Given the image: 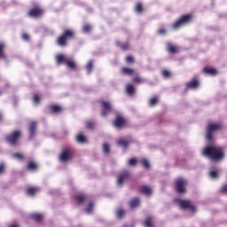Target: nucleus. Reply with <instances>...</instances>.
I'll return each mask as SVG.
<instances>
[{
	"mask_svg": "<svg viewBox=\"0 0 227 227\" xmlns=\"http://www.w3.org/2000/svg\"><path fill=\"white\" fill-rule=\"evenodd\" d=\"M202 153L213 162L224 159V149L222 146L207 145L203 149Z\"/></svg>",
	"mask_w": 227,
	"mask_h": 227,
	"instance_id": "f257e3e1",
	"label": "nucleus"
},
{
	"mask_svg": "<svg viewBox=\"0 0 227 227\" xmlns=\"http://www.w3.org/2000/svg\"><path fill=\"white\" fill-rule=\"evenodd\" d=\"M74 38H75V32L72 29H65L61 35L57 38V44L59 47H67L68 40H74Z\"/></svg>",
	"mask_w": 227,
	"mask_h": 227,
	"instance_id": "f03ea898",
	"label": "nucleus"
},
{
	"mask_svg": "<svg viewBox=\"0 0 227 227\" xmlns=\"http://www.w3.org/2000/svg\"><path fill=\"white\" fill-rule=\"evenodd\" d=\"M192 19H194V16H192V13L181 15V16L171 25L172 29H180V27H182V26H187V24H191V22H192Z\"/></svg>",
	"mask_w": 227,
	"mask_h": 227,
	"instance_id": "7ed1b4c3",
	"label": "nucleus"
},
{
	"mask_svg": "<svg viewBox=\"0 0 227 227\" xmlns=\"http://www.w3.org/2000/svg\"><path fill=\"white\" fill-rule=\"evenodd\" d=\"M174 203H176L182 210H192V212H196V206L192 204V201L191 200H182L179 198H176L173 200Z\"/></svg>",
	"mask_w": 227,
	"mask_h": 227,
	"instance_id": "20e7f679",
	"label": "nucleus"
},
{
	"mask_svg": "<svg viewBox=\"0 0 227 227\" xmlns=\"http://www.w3.org/2000/svg\"><path fill=\"white\" fill-rule=\"evenodd\" d=\"M22 137V131L20 129H15L11 134L5 137V140L12 146H17L19 139Z\"/></svg>",
	"mask_w": 227,
	"mask_h": 227,
	"instance_id": "39448f33",
	"label": "nucleus"
},
{
	"mask_svg": "<svg viewBox=\"0 0 227 227\" xmlns=\"http://www.w3.org/2000/svg\"><path fill=\"white\" fill-rule=\"evenodd\" d=\"M74 152L71 147H66L60 153L59 159L61 162H68L74 159Z\"/></svg>",
	"mask_w": 227,
	"mask_h": 227,
	"instance_id": "423d86ee",
	"label": "nucleus"
},
{
	"mask_svg": "<svg viewBox=\"0 0 227 227\" xmlns=\"http://www.w3.org/2000/svg\"><path fill=\"white\" fill-rule=\"evenodd\" d=\"M222 129L223 125L221 123H209L206 128V138L207 141H212V133L215 132V130H221Z\"/></svg>",
	"mask_w": 227,
	"mask_h": 227,
	"instance_id": "0eeeda50",
	"label": "nucleus"
},
{
	"mask_svg": "<svg viewBox=\"0 0 227 227\" xmlns=\"http://www.w3.org/2000/svg\"><path fill=\"white\" fill-rule=\"evenodd\" d=\"M127 118L125 116L121 115V114H117L114 120L113 121V125L116 129H123L127 127Z\"/></svg>",
	"mask_w": 227,
	"mask_h": 227,
	"instance_id": "6e6552de",
	"label": "nucleus"
},
{
	"mask_svg": "<svg viewBox=\"0 0 227 227\" xmlns=\"http://www.w3.org/2000/svg\"><path fill=\"white\" fill-rule=\"evenodd\" d=\"M187 185V180L183 177H178L175 181L176 191L178 194H184L186 192L185 186Z\"/></svg>",
	"mask_w": 227,
	"mask_h": 227,
	"instance_id": "1a4fd4ad",
	"label": "nucleus"
},
{
	"mask_svg": "<svg viewBox=\"0 0 227 227\" xmlns=\"http://www.w3.org/2000/svg\"><path fill=\"white\" fill-rule=\"evenodd\" d=\"M27 15L33 19H40L43 15V9L40 5H35L29 10Z\"/></svg>",
	"mask_w": 227,
	"mask_h": 227,
	"instance_id": "9d476101",
	"label": "nucleus"
},
{
	"mask_svg": "<svg viewBox=\"0 0 227 227\" xmlns=\"http://www.w3.org/2000/svg\"><path fill=\"white\" fill-rule=\"evenodd\" d=\"M100 105H101V109H102L101 116H107V114H109V113H111V111H113L110 102L101 100Z\"/></svg>",
	"mask_w": 227,
	"mask_h": 227,
	"instance_id": "9b49d317",
	"label": "nucleus"
},
{
	"mask_svg": "<svg viewBox=\"0 0 227 227\" xmlns=\"http://www.w3.org/2000/svg\"><path fill=\"white\" fill-rule=\"evenodd\" d=\"M200 88V80L194 77L192 81L186 83V90H198Z\"/></svg>",
	"mask_w": 227,
	"mask_h": 227,
	"instance_id": "f8f14e48",
	"label": "nucleus"
},
{
	"mask_svg": "<svg viewBox=\"0 0 227 227\" xmlns=\"http://www.w3.org/2000/svg\"><path fill=\"white\" fill-rule=\"evenodd\" d=\"M128 178H130V172H129V170H124L121 175H119L117 184L119 185H123V182L128 180Z\"/></svg>",
	"mask_w": 227,
	"mask_h": 227,
	"instance_id": "ddd939ff",
	"label": "nucleus"
},
{
	"mask_svg": "<svg viewBox=\"0 0 227 227\" xmlns=\"http://www.w3.org/2000/svg\"><path fill=\"white\" fill-rule=\"evenodd\" d=\"M37 122L36 121H30L28 125V132H29V137L33 138L34 136L36 135V129H37Z\"/></svg>",
	"mask_w": 227,
	"mask_h": 227,
	"instance_id": "4468645a",
	"label": "nucleus"
},
{
	"mask_svg": "<svg viewBox=\"0 0 227 227\" xmlns=\"http://www.w3.org/2000/svg\"><path fill=\"white\" fill-rule=\"evenodd\" d=\"M203 74H206V75H217V69L206 66L203 68Z\"/></svg>",
	"mask_w": 227,
	"mask_h": 227,
	"instance_id": "2eb2a0df",
	"label": "nucleus"
},
{
	"mask_svg": "<svg viewBox=\"0 0 227 227\" xmlns=\"http://www.w3.org/2000/svg\"><path fill=\"white\" fill-rule=\"evenodd\" d=\"M167 51H168V52H169V54H176L178 52V46H176L171 43H167Z\"/></svg>",
	"mask_w": 227,
	"mask_h": 227,
	"instance_id": "dca6fc26",
	"label": "nucleus"
},
{
	"mask_svg": "<svg viewBox=\"0 0 227 227\" xmlns=\"http://www.w3.org/2000/svg\"><path fill=\"white\" fill-rule=\"evenodd\" d=\"M68 59H70V58H67L64 54H59L56 57V62L58 65H61V63H65V65H67Z\"/></svg>",
	"mask_w": 227,
	"mask_h": 227,
	"instance_id": "f3484780",
	"label": "nucleus"
},
{
	"mask_svg": "<svg viewBox=\"0 0 227 227\" xmlns=\"http://www.w3.org/2000/svg\"><path fill=\"white\" fill-rule=\"evenodd\" d=\"M50 111L52 114H59L63 111V107L59 105H51L50 106Z\"/></svg>",
	"mask_w": 227,
	"mask_h": 227,
	"instance_id": "a211bd4d",
	"label": "nucleus"
},
{
	"mask_svg": "<svg viewBox=\"0 0 227 227\" xmlns=\"http://www.w3.org/2000/svg\"><path fill=\"white\" fill-rule=\"evenodd\" d=\"M121 72L122 75H134V74H136V71L133 68L125 67L121 69Z\"/></svg>",
	"mask_w": 227,
	"mask_h": 227,
	"instance_id": "6ab92c4d",
	"label": "nucleus"
},
{
	"mask_svg": "<svg viewBox=\"0 0 227 227\" xmlns=\"http://www.w3.org/2000/svg\"><path fill=\"white\" fill-rule=\"evenodd\" d=\"M140 192L142 194H145V196H150L152 194V187L148 185H142L140 189Z\"/></svg>",
	"mask_w": 227,
	"mask_h": 227,
	"instance_id": "aec40b11",
	"label": "nucleus"
},
{
	"mask_svg": "<svg viewBox=\"0 0 227 227\" xmlns=\"http://www.w3.org/2000/svg\"><path fill=\"white\" fill-rule=\"evenodd\" d=\"M26 169H28L29 171H35V169H38V164L33 160H30L27 162Z\"/></svg>",
	"mask_w": 227,
	"mask_h": 227,
	"instance_id": "412c9836",
	"label": "nucleus"
},
{
	"mask_svg": "<svg viewBox=\"0 0 227 227\" xmlns=\"http://www.w3.org/2000/svg\"><path fill=\"white\" fill-rule=\"evenodd\" d=\"M139 205H141V200L137 197L129 201V206L131 208H136L137 207H139Z\"/></svg>",
	"mask_w": 227,
	"mask_h": 227,
	"instance_id": "4be33fe9",
	"label": "nucleus"
},
{
	"mask_svg": "<svg viewBox=\"0 0 227 227\" xmlns=\"http://www.w3.org/2000/svg\"><path fill=\"white\" fill-rule=\"evenodd\" d=\"M66 65L70 70H77V64H75V61H74L72 59H68Z\"/></svg>",
	"mask_w": 227,
	"mask_h": 227,
	"instance_id": "5701e85b",
	"label": "nucleus"
},
{
	"mask_svg": "<svg viewBox=\"0 0 227 227\" xmlns=\"http://www.w3.org/2000/svg\"><path fill=\"white\" fill-rule=\"evenodd\" d=\"M115 44L117 45V47H120L121 51H129V49H130V45L129 43H123L120 41H116Z\"/></svg>",
	"mask_w": 227,
	"mask_h": 227,
	"instance_id": "b1692460",
	"label": "nucleus"
},
{
	"mask_svg": "<svg viewBox=\"0 0 227 227\" xmlns=\"http://www.w3.org/2000/svg\"><path fill=\"white\" fill-rule=\"evenodd\" d=\"M6 44H4V43H0V59H6V54H4Z\"/></svg>",
	"mask_w": 227,
	"mask_h": 227,
	"instance_id": "393cba45",
	"label": "nucleus"
},
{
	"mask_svg": "<svg viewBox=\"0 0 227 227\" xmlns=\"http://www.w3.org/2000/svg\"><path fill=\"white\" fill-rule=\"evenodd\" d=\"M126 92L128 95H134V93H136V87L131 83H129L126 86Z\"/></svg>",
	"mask_w": 227,
	"mask_h": 227,
	"instance_id": "a878e982",
	"label": "nucleus"
},
{
	"mask_svg": "<svg viewBox=\"0 0 227 227\" xmlns=\"http://www.w3.org/2000/svg\"><path fill=\"white\" fill-rule=\"evenodd\" d=\"M77 143H81L82 145H84V143L88 142V139L86 137L82 134H78L75 137Z\"/></svg>",
	"mask_w": 227,
	"mask_h": 227,
	"instance_id": "bb28decb",
	"label": "nucleus"
},
{
	"mask_svg": "<svg viewBox=\"0 0 227 227\" xmlns=\"http://www.w3.org/2000/svg\"><path fill=\"white\" fill-rule=\"evenodd\" d=\"M74 200L78 205H82L86 201V196L84 195H76L74 196Z\"/></svg>",
	"mask_w": 227,
	"mask_h": 227,
	"instance_id": "cd10ccee",
	"label": "nucleus"
},
{
	"mask_svg": "<svg viewBox=\"0 0 227 227\" xmlns=\"http://www.w3.org/2000/svg\"><path fill=\"white\" fill-rule=\"evenodd\" d=\"M143 225L145 227H153V218L149 216L147 217L144 222H143Z\"/></svg>",
	"mask_w": 227,
	"mask_h": 227,
	"instance_id": "c85d7f7f",
	"label": "nucleus"
},
{
	"mask_svg": "<svg viewBox=\"0 0 227 227\" xmlns=\"http://www.w3.org/2000/svg\"><path fill=\"white\" fill-rule=\"evenodd\" d=\"M117 144L119 146H122V148H129V140H126L125 138L119 139Z\"/></svg>",
	"mask_w": 227,
	"mask_h": 227,
	"instance_id": "c756f323",
	"label": "nucleus"
},
{
	"mask_svg": "<svg viewBox=\"0 0 227 227\" xmlns=\"http://www.w3.org/2000/svg\"><path fill=\"white\" fill-rule=\"evenodd\" d=\"M37 191H38V188L36 187H28L27 189V194H28L29 196H35Z\"/></svg>",
	"mask_w": 227,
	"mask_h": 227,
	"instance_id": "7c9ffc66",
	"label": "nucleus"
},
{
	"mask_svg": "<svg viewBox=\"0 0 227 227\" xmlns=\"http://www.w3.org/2000/svg\"><path fill=\"white\" fill-rule=\"evenodd\" d=\"M157 35H159V36H166V35H168V29L166 27H160L157 30Z\"/></svg>",
	"mask_w": 227,
	"mask_h": 227,
	"instance_id": "2f4dec72",
	"label": "nucleus"
},
{
	"mask_svg": "<svg viewBox=\"0 0 227 227\" xmlns=\"http://www.w3.org/2000/svg\"><path fill=\"white\" fill-rule=\"evenodd\" d=\"M31 218L34 219V221H36V223H41L42 219H43V215L40 214H33L31 215Z\"/></svg>",
	"mask_w": 227,
	"mask_h": 227,
	"instance_id": "473e14b6",
	"label": "nucleus"
},
{
	"mask_svg": "<svg viewBox=\"0 0 227 227\" xmlns=\"http://www.w3.org/2000/svg\"><path fill=\"white\" fill-rule=\"evenodd\" d=\"M135 12H137V13H143V3H137L135 5Z\"/></svg>",
	"mask_w": 227,
	"mask_h": 227,
	"instance_id": "72a5a7b5",
	"label": "nucleus"
},
{
	"mask_svg": "<svg viewBox=\"0 0 227 227\" xmlns=\"http://www.w3.org/2000/svg\"><path fill=\"white\" fill-rule=\"evenodd\" d=\"M85 127L89 130H93V129H95V122L93 121H87L85 122Z\"/></svg>",
	"mask_w": 227,
	"mask_h": 227,
	"instance_id": "f704fd0d",
	"label": "nucleus"
},
{
	"mask_svg": "<svg viewBox=\"0 0 227 227\" xmlns=\"http://www.w3.org/2000/svg\"><path fill=\"white\" fill-rule=\"evenodd\" d=\"M161 75L165 79H169V77H171V72L168 69H163L161 70Z\"/></svg>",
	"mask_w": 227,
	"mask_h": 227,
	"instance_id": "c9c22d12",
	"label": "nucleus"
},
{
	"mask_svg": "<svg viewBox=\"0 0 227 227\" xmlns=\"http://www.w3.org/2000/svg\"><path fill=\"white\" fill-rule=\"evenodd\" d=\"M142 166L145 168V169H150V161L146 158H144L140 160Z\"/></svg>",
	"mask_w": 227,
	"mask_h": 227,
	"instance_id": "e433bc0d",
	"label": "nucleus"
},
{
	"mask_svg": "<svg viewBox=\"0 0 227 227\" xmlns=\"http://www.w3.org/2000/svg\"><path fill=\"white\" fill-rule=\"evenodd\" d=\"M146 80L141 78V76H136L135 78H133V82H135V84H142V82H145Z\"/></svg>",
	"mask_w": 227,
	"mask_h": 227,
	"instance_id": "4c0bfd02",
	"label": "nucleus"
},
{
	"mask_svg": "<svg viewBox=\"0 0 227 227\" xmlns=\"http://www.w3.org/2000/svg\"><path fill=\"white\" fill-rule=\"evenodd\" d=\"M87 73L91 74V71L93 70V60H90L86 66Z\"/></svg>",
	"mask_w": 227,
	"mask_h": 227,
	"instance_id": "58836bf2",
	"label": "nucleus"
},
{
	"mask_svg": "<svg viewBox=\"0 0 227 227\" xmlns=\"http://www.w3.org/2000/svg\"><path fill=\"white\" fill-rule=\"evenodd\" d=\"M12 157H14V159H18L19 160H24V154L20 153H14L12 154Z\"/></svg>",
	"mask_w": 227,
	"mask_h": 227,
	"instance_id": "ea45409f",
	"label": "nucleus"
},
{
	"mask_svg": "<svg viewBox=\"0 0 227 227\" xmlns=\"http://www.w3.org/2000/svg\"><path fill=\"white\" fill-rule=\"evenodd\" d=\"M159 102V98L157 97H154V98H152L150 100H149V105L153 106H157V103Z\"/></svg>",
	"mask_w": 227,
	"mask_h": 227,
	"instance_id": "a19ab883",
	"label": "nucleus"
},
{
	"mask_svg": "<svg viewBox=\"0 0 227 227\" xmlns=\"http://www.w3.org/2000/svg\"><path fill=\"white\" fill-rule=\"evenodd\" d=\"M129 166H137V158H130L128 160Z\"/></svg>",
	"mask_w": 227,
	"mask_h": 227,
	"instance_id": "79ce46f5",
	"label": "nucleus"
},
{
	"mask_svg": "<svg viewBox=\"0 0 227 227\" xmlns=\"http://www.w3.org/2000/svg\"><path fill=\"white\" fill-rule=\"evenodd\" d=\"M103 152L104 153H109L111 152V147H109V145L105 143L103 145Z\"/></svg>",
	"mask_w": 227,
	"mask_h": 227,
	"instance_id": "37998d69",
	"label": "nucleus"
},
{
	"mask_svg": "<svg viewBox=\"0 0 227 227\" xmlns=\"http://www.w3.org/2000/svg\"><path fill=\"white\" fill-rule=\"evenodd\" d=\"M83 33H90L91 31V25L90 24H85L82 27Z\"/></svg>",
	"mask_w": 227,
	"mask_h": 227,
	"instance_id": "c03bdc74",
	"label": "nucleus"
},
{
	"mask_svg": "<svg viewBox=\"0 0 227 227\" xmlns=\"http://www.w3.org/2000/svg\"><path fill=\"white\" fill-rule=\"evenodd\" d=\"M116 215L119 219H121V217H123L125 215V210H123V209L117 210Z\"/></svg>",
	"mask_w": 227,
	"mask_h": 227,
	"instance_id": "a18cd8bd",
	"label": "nucleus"
},
{
	"mask_svg": "<svg viewBox=\"0 0 227 227\" xmlns=\"http://www.w3.org/2000/svg\"><path fill=\"white\" fill-rule=\"evenodd\" d=\"M209 176L211 178H217V176H219V172L217 170L210 171Z\"/></svg>",
	"mask_w": 227,
	"mask_h": 227,
	"instance_id": "49530a36",
	"label": "nucleus"
},
{
	"mask_svg": "<svg viewBox=\"0 0 227 227\" xmlns=\"http://www.w3.org/2000/svg\"><path fill=\"white\" fill-rule=\"evenodd\" d=\"M86 212L88 214H91V212H93V203L90 202L87 208H86Z\"/></svg>",
	"mask_w": 227,
	"mask_h": 227,
	"instance_id": "de8ad7c7",
	"label": "nucleus"
},
{
	"mask_svg": "<svg viewBox=\"0 0 227 227\" xmlns=\"http://www.w3.org/2000/svg\"><path fill=\"white\" fill-rule=\"evenodd\" d=\"M126 63H134L135 59H134V57L129 55L128 57H126V59H125Z\"/></svg>",
	"mask_w": 227,
	"mask_h": 227,
	"instance_id": "09e8293b",
	"label": "nucleus"
},
{
	"mask_svg": "<svg viewBox=\"0 0 227 227\" xmlns=\"http://www.w3.org/2000/svg\"><path fill=\"white\" fill-rule=\"evenodd\" d=\"M22 40H24L25 42H29V35L23 33L22 34Z\"/></svg>",
	"mask_w": 227,
	"mask_h": 227,
	"instance_id": "8fccbe9b",
	"label": "nucleus"
},
{
	"mask_svg": "<svg viewBox=\"0 0 227 227\" xmlns=\"http://www.w3.org/2000/svg\"><path fill=\"white\" fill-rule=\"evenodd\" d=\"M34 102H35V104H39V102H40V96H38L37 94H35V95L34 96Z\"/></svg>",
	"mask_w": 227,
	"mask_h": 227,
	"instance_id": "3c124183",
	"label": "nucleus"
},
{
	"mask_svg": "<svg viewBox=\"0 0 227 227\" xmlns=\"http://www.w3.org/2000/svg\"><path fill=\"white\" fill-rule=\"evenodd\" d=\"M4 173V163H0V175Z\"/></svg>",
	"mask_w": 227,
	"mask_h": 227,
	"instance_id": "603ef678",
	"label": "nucleus"
},
{
	"mask_svg": "<svg viewBox=\"0 0 227 227\" xmlns=\"http://www.w3.org/2000/svg\"><path fill=\"white\" fill-rule=\"evenodd\" d=\"M221 192L226 193L227 192V185L224 184L222 189H221Z\"/></svg>",
	"mask_w": 227,
	"mask_h": 227,
	"instance_id": "864d4df0",
	"label": "nucleus"
},
{
	"mask_svg": "<svg viewBox=\"0 0 227 227\" xmlns=\"http://www.w3.org/2000/svg\"><path fill=\"white\" fill-rule=\"evenodd\" d=\"M3 121V114H0V121Z\"/></svg>",
	"mask_w": 227,
	"mask_h": 227,
	"instance_id": "5fc2aeb1",
	"label": "nucleus"
},
{
	"mask_svg": "<svg viewBox=\"0 0 227 227\" xmlns=\"http://www.w3.org/2000/svg\"><path fill=\"white\" fill-rule=\"evenodd\" d=\"M10 227H19L18 225H11Z\"/></svg>",
	"mask_w": 227,
	"mask_h": 227,
	"instance_id": "6e6d98bb",
	"label": "nucleus"
},
{
	"mask_svg": "<svg viewBox=\"0 0 227 227\" xmlns=\"http://www.w3.org/2000/svg\"><path fill=\"white\" fill-rule=\"evenodd\" d=\"M0 95H1V90H0Z\"/></svg>",
	"mask_w": 227,
	"mask_h": 227,
	"instance_id": "4d7b16f0",
	"label": "nucleus"
}]
</instances>
